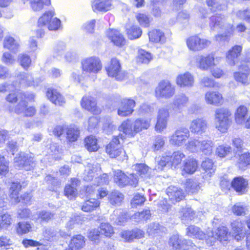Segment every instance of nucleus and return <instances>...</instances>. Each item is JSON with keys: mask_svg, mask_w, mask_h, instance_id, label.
I'll use <instances>...</instances> for the list:
<instances>
[{"mask_svg": "<svg viewBox=\"0 0 250 250\" xmlns=\"http://www.w3.org/2000/svg\"><path fill=\"white\" fill-rule=\"evenodd\" d=\"M209 26L213 31H219L222 29L226 31L225 34L217 35L215 36V40L218 42L224 41L227 39V34L232 31V27L230 24L225 23V19L224 16L216 14L210 18Z\"/></svg>", "mask_w": 250, "mask_h": 250, "instance_id": "f257e3e1", "label": "nucleus"}, {"mask_svg": "<svg viewBox=\"0 0 250 250\" xmlns=\"http://www.w3.org/2000/svg\"><path fill=\"white\" fill-rule=\"evenodd\" d=\"M231 112L228 108H219L215 110V125L216 128L222 133L227 131L230 125Z\"/></svg>", "mask_w": 250, "mask_h": 250, "instance_id": "f03ea898", "label": "nucleus"}, {"mask_svg": "<svg viewBox=\"0 0 250 250\" xmlns=\"http://www.w3.org/2000/svg\"><path fill=\"white\" fill-rule=\"evenodd\" d=\"M55 15V13L53 10L45 12L38 20V26L46 27L50 31L61 29V21L57 18H54Z\"/></svg>", "mask_w": 250, "mask_h": 250, "instance_id": "7ed1b4c3", "label": "nucleus"}, {"mask_svg": "<svg viewBox=\"0 0 250 250\" xmlns=\"http://www.w3.org/2000/svg\"><path fill=\"white\" fill-rule=\"evenodd\" d=\"M120 135L113 137L112 141L106 146V152L110 158H117L118 160L123 161L127 160L128 156L125 151L121 146Z\"/></svg>", "mask_w": 250, "mask_h": 250, "instance_id": "20e7f679", "label": "nucleus"}, {"mask_svg": "<svg viewBox=\"0 0 250 250\" xmlns=\"http://www.w3.org/2000/svg\"><path fill=\"white\" fill-rule=\"evenodd\" d=\"M230 233L227 227L221 226L207 233L208 238H206L207 244L212 246L218 240L221 242L226 241L228 240Z\"/></svg>", "mask_w": 250, "mask_h": 250, "instance_id": "39448f33", "label": "nucleus"}, {"mask_svg": "<svg viewBox=\"0 0 250 250\" xmlns=\"http://www.w3.org/2000/svg\"><path fill=\"white\" fill-rule=\"evenodd\" d=\"M82 65L83 72L85 74H97L102 68L100 60L96 57H88L83 60Z\"/></svg>", "mask_w": 250, "mask_h": 250, "instance_id": "423d86ee", "label": "nucleus"}, {"mask_svg": "<svg viewBox=\"0 0 250 250\" xmlns=\"http://www.w3.org/2000/svg\"><path fill=\"white\" fill-rule=\"evenodd\" d=\"M155 96L157 98L168 99L175 94V88L168 81L160 82L155 90Z\"/></svg>", "mask_w": 250, "mask_h": 250, "instance_id": "0eeeda50", "label": "nucleus"}, {"mask_svg": "<svg viewBox=\"0 0 250 250\" xmlns=\"http://www.w3.org/2000/svg\"><path fill=\"white\" fill-rule=\"evenodd\" d=\"M136 104L134 100L130 98L121 99L118 104L117 114L121 117H126L131 115Z\"/></svg>", "mask_w": 250, "mask_h": 250, "instance_id": "6e6552de", "label": "nucleus"}, {"mask_svg": "<svg viewBox=\"0 0 250 250\" xmlns=\"http://www.w3.org/2000/svg\"><path fill=\"white\" fill-rule=\"evenodd\" d=\"M106 70L109 76L115 78L118 81H122L126 77L125 72L121 70L119 61L115 58L111 59L110 64Z\"/></svg>", "mask_w": 250, "mask_h": 250, "instance_id": "1a4fd4ad", "label": "nucleus"}, {"mask_svg": "<svg viewBox=\"0 0 250 250\" xmlns=\"http://www.w3.org/2000/svg\"><path fill=\"white\" fill-rule=\"evenodd\" d=\"M189 137V130L185 127L177 129L170 137L169 143L172 145L182 146Z\"/></svg>", "mask_w": 250, "mask_h": 250, "instance_id": "9d476101", "label": "nucleus"}, {"mask_svg": "<svg viewBox=\"0 0 250 250\" xmlns=\"http://www.w3.org/2000/svg\"><path fill=\"white\" fill-rule=\"evenodd\" d=\"M210 42L205 39H201L198 36H193L187 40L188 48L192 51H197L203 50L208 47Z\"/></svg>", "mask_w": 250, "mask_h": 250, "instance_id": "9b49d317", "label": "nucleus"}, {"mask_svg": "<svg viewBox=\"0 0 250 250\" xmlns=\"http://www.w3.org/2000/svg\"><path fill=\"white\" fill-rule=\"evenodd\" d=\"M218 58H215L212 54L207 56L198 55L196 57L197 67L202 70H208L212 65L217 64Z\"/></svg>", "mask_w": 250, "mask_h": 250, "instance_id": "f8f14e48", "label": "nucleus"}, {"mask_svg": "<svg viewBox=\"0 0 250 250\" xmlns=\"http://www.w3.org/2000/svg\"><path fill=\"white\" fill-rule=\"evenodd\" d=\"M81 106L83 108L93 114H98L101 112V109L97 105L96 99L91 96L85 95L81 101Z\"/></svg>", "mask_w": 250, "mask_h": 250, "instance_id": "ddd939ff", "label": "nucleus"}, {"mask_svg": "<svg viewBox=\"0 0 250 250\" xmlns=\"http://www.w3.org/2000/svg\"><path fill=\"white\" fill-rule=\"evenodd\" d=\"M243 223L239 220L233 221L231 223V229L230 234H231L234 239L237 241L243 239L246 235Z\"/></svg>", "mask_w": 250, "mask_h": 250, "instance_id": "4468645a", "label": "nucleus"}, {"mask_svg": "<svg viewBox=\"0 0 250 250\" xmlns=\"http://www.w3.org/2000/svg\"><path fill=\"white\" fill-rule=\"evenodd\" d=\"M207 129V122L203 118H196L192 120L189 125V129L192 133L201 135L205 133Z\"/></svg>", "mask_w": 250, "mask_h": 250, "instance_id": "2eb2a0df", "label": "nucleus"}, {"mask_svg": "<svg viewBox=\"0 0 250 250\" xmlns=\"http://www.w3.org/2000/svg\"><path fill=\"white\" fill-rule=\"evenodd\" d=\"M169 116V114L167 107H162L159 109L157 115V121L155 126L157 130L161 132L166 128Z\"/></svg>", "mask_w": 250, "mask_h": 250, "instance_id": "dca6fc26", "label": "nucleus"}, {"mask_svg": "<svg viewBox=\"0 0 250 250\" xmlns=\"http://www.w3.org/2000/svg\"><path fill=\"white\" fill-rule=\"evenodd\" d=\"M176 83L180 87H191L194 83V78L190 73L187 72L176 77Z\"/></svg>", "mask_w": 250, "mask_h": 250, "instance_id": "f3484780", "label": "nucleus"}, {"mask_svg": "<svg viewBox=\"0 0 250 250\" xmlns=\"http://www.w3.org/2000/svg\"><path fill=\"white\" fill-rule=\"evenodd\" d=\"M205 101L207 104L218 106L223 104V98L218 91L209 90L205 94Z\"/></svg>", "mask_w": 250, "mask_h": 250, "instance_id": "a211bd4d", "label": "nucleus"}, {"mask_svg": "<svg viewBox=\"0 0 250 250\" xmlns=\"http://www.w3.org/2000/svg\"><path fill=\"white\" fill-rule=\"evenodd\" d=\"M166 192L168 197V201L171 204L180 201L184 197L183 190L175 186L169 187L167 189Z\"/></svg>", "mask_w": 250, "mask_h": 250, "instance_id": "6ab92c4d", "label": "nucleus"}, {"mask_svg": "<svg viewBox=\"0 0 250 250\" xmlns=\"http://www.w3.org/2000/svg\"><path fill=\"white\" fill-rule=\"evenodd\" d=\"M231 185L237 192L239 194H243L247 190L248 182L242 177H237L233 179Z\"/></svg>", "mask_w": 250, "mask_h": 250, "instance_id": "aec40b11", "label": "nucleus"}, {"mask_svg": "<svg viewBox=\"0 0 250 250\" xmlns=\"http://www.w3.org/2000/svg\"><path fill=\"white\" fill-rule=\"evenodd\" d=\"M18 77L20 80L21 84L25 86L36 87L38 86L42 82L40 79L34 80L31 74L25 73L20 74Z\"/></svg>", "mask_w": 250, "mask_h": 250, "instance_id": "412c9836", "label": "nucleus"}, {"mask_svg": "<svg viewBox=\"0 0 250 250\" xmlns=\"http://www.w3.org/2000/svg\"><path fill=\"white\" fill-rule=\"evenodd\" d=\"M119 130L123 132V134L120 133L119 134L120 135L119 139L122 140H124L125 138L126 135L133 137L135 135L134 128H132L131 122L129 120L123 122L119 127Z\"/></svg>", "mask_w": 250, "mask_h": 250, "instance_id": "4be33fe9", "label": "nucleus"}, {"mask_svg": "<svg viewBox=\"0 0 250 250\" xmlns=\"http://www.w3.org/2000/svg\"><path fill=\"white\" fill-rule=\"evenodd\" d=\"M187 235L190 237L200 240H205L208 238L207 234L204 232L198 227L191 225L187 228Z\"/></svg>", "mask_w": 250, "mask_h": 250, "instance_id": "5701e85b", "label": "nucleus"}, {"mask_svg": "<svg viewBox=\"0 0 250 250\" xmlns=\"http://www.w3.org/2000/svg\"><path fill=\"white\" fill-rule=\"evenodd\" d=\"M106 35L111 42L117 46H122L125 43V40L123 36L116 30H108L106 32Z\"/></svg>", "mask_w": 250, "mask_h": 250, "instance_id": "b1692460", "label": "nucleus"}, {"mask_svg": "<svg viewBox=\"0 0 250 250\" xmlns=\"http://www.w3.org/2000/svg\"><path fill=\"white\" fill-rule=\"evenodd\" d=\"M3 46L12 52H17L20 46L19 40L11 36H6L3 42Z\"/></svg>", "mask_w": 250, "mask_h": 250, "instance_id": "393cba45", "label": "nucleus"}, {"mask_svg": "<svg viewBox=\"0 0 250 250\" xmlns=\"http://www.w3.org/2000/svg\"><path fill=\"white\" fill-rule=\"evenodd\" d=\"M201 167L205 171L203 177L205 179H208L211 177L215 172L213 161L209 158H206L202 162Z\"/></svg>", "mask_w": 250, "mask_h": 250, "instance_id": "a878e982", "label": "nucleus"}, {"mask_svg": "<svg viewBox=\"0 0 250 250\" xmlns=\"http://www.w3.org/2000/svg\"><path fill=\"white\" fill-rule=\"evenodd\" d=\"M47 98L54 104L58 105H62L65 103V100L56 90L49 88L46 92Z\"/></svg>", "mask_w": 250, "mask_h": 250, "instance_id": "bb28decb", "label": "nucleus"}, {"mask_svg": "<svg viewBox=\"0 0 250 250\" xmlns=\"http://www.w3.org/2000/svg\"><path fill=\"white\" fill-rule=\"evenodd\" d=\"M92 7L94 11L106 12L111 9V2L107 0H93Z\"/></svg>", "mask_w": 250, "mask_h": 250, "instance_id": "cd10ccee", "label": "nucleus"}, {"mask_svg": "<svg viewBox=\"0 0 250 250\" xmlns=\"http://www.w3.org/2000/svg\"><path fill=\"white\" fill-rule=\"evenodd\" d=\"M242 47L239 45H235L229 50L227 54V62L230 65L235 64L236 59L240 55Z\"/></svg>", "mask_w": 250, "mask_h": 250, "instance_id": "c85d7f7f", "label": "nucleus"}, {"mask_svg": "<svg viewBox=\"0 0 250 250\" xmlns=\"http://www.w3.org/2000/svg\"><path fill=\"white\" fill-rule=\"evenodd\" d=\"M129 218V216L126 212L118 210L114 211L113 214L111 215V219L118 225H124Z\"/></svg>", "mask_w": 250, "mask_h": 250, "instance_id": "c756f323", "label": "nucleus"}, {"mask_svg": "<svg viewBox=\"0 0 250 250\" xmlns=\"http://www.w3.org/2000/svg\"><path fill=\"white\" fill-rule=\"evenodd\" d=\"M79 181L76 178L72 179L71 184L66 186L64 189L65 195L70 199H72L77 194L76 187L79 184Z\"/></svg>", "mask_w": 250, "mask_h": 250, "instance_id": "7c9ffc66", "label": "nucleus"}, {"mask_svg": "<svg viewBox=\"0 0 250 250\" xmlns=\"http://www.w3.org/2000/svg\"><path fill=\"white\" fill-rule=\"evenodd\" d=\"M21 188V186L19 183L13 182L11 184L10 187V197L13 202L18 203L20 202L19 194Z\"/></svg>", "mask_w": 250, "mask_h": 250, "instance_id": "2f4dec72", "label": "nucleus"}, {"mask_svg": "<svg viewBox=\"0 0 250 250\" xmlns=\"http://www.w3.org/2000/svg\"><path fill=\"white\" fill-rule=\"evenodd\" d=\"M188 100V97L184 94L176 96L173 102V108L176 110H181L185 106Z\"/></svg>", "mask_w": 250, "mask_h": 250, "instance_id": "473e14b6", "label": "nucleus"}, {"mask_svg": "<svg viewBox=\"0 0 250 250\" xmlns=\"http://www.w3.org/2000/svg\"><path fill=\"white\" fill-rule=\"evenodd\" d=\"M127 177L128 176L121 170H118L114 172V182L120 187H124L128 185Z\"/></svg>", "mask_w": 250, "mask_h": 250, "instance_id": "72a5a7b5", "label": "nucleus"}, {"mask_svg": "<svg viewBox=\"0 0 250 250\" xmlns=\"http://www.w3.org/2000/svg\"><path fill=\"white\" fill-rule=\"evenodd\" d=\"M84 238L81 235H77L73 237L69 244V247L73 250H79L83 247Z\"/></svg>", "mask_w": 250, "mask_h": 250, "instance_id": "f704fd0d", "label": "nucleus"}, {"mask_svg": "<svg viewBox=\"0 0 250 250\" xmlns=\"http://www.w3.org/2000/svg\"><path fill=\"white\" fill-rule=\"evenodd\" d=\"M108 200L110 203L112 205H120L123 201L124 196L118 190H114L108 194Z\"/></svg>", "mask_w": 250, "mask_h": 250, "instance_id": "c9c22d12", "label": "nucleus"}, {"mask_svg": "<svg viewBox=\"0 0 250 250\" xmlns=\"http://www.w3.org/2000/svg\"><path fill=\"white\" fill-rule=\"evenodd\" d=\"M185 188L189 193H197L200 189V183L195 179H188L185 184Z\"/></svg>", "mask_w": 250, "mask_h": 250, "instance_id": "e433bc0d", "label": "nucleus"}, {"mask_svg": "<svg viewBox=\"0 0 250 250\" xmlns=\"http://www.w3.org/2000/svg\"><path fill=\"white\" fill-rule=\"evenodd\" d=\"M247 112L248 110L246 106L241 105L238 107L235 113V121L237 124H244Z\"/></svg>", "mask_w": 250, "mask_h": 250, "instance_id": "4c0bfd02", "label": "nucleus"}, {"mask_svg": "<svg viewBox=\"0 0 250 250\" xmlns=\"http://www.w3.org/2000/svg\"><path fill=\"white\" fill-rule=\"evenodd\" d=\"M213 143L210 140H204L200 141V152L204 154L210 155L212 153Z\"/></svg>", "mask_w": 250, "mask_h": 250, "instance_id": "58836bf2", "label": "nucleus"}, {"mask_svg": "<svg viewBox=\"0 0 250 250\" xmlns=\"http://www.w3.org/2000/svg\"><path fill=\"white\" fill-rule=\"evenodd\" d=\"M97 142V139L93 136H88L84 140V146L89 152L96 151L99 147Z\"/></svg>", "mask_w": 250, "mask_h": 250, "instance_id": "ea45409f", "label": "nucleus"}, {"mask_svg": "<svg viewBox=\"0 0 250 250\" xmlns=\"http://www.w3.org/2000/svg\"><path fill=\"white\" fill-rule=\"evenodd\" d=\"M188 241L184 240L182 241L178 234L173 235L169 240V244L174 249H179L185 244L188 247Z\"/></svg>", "mask_w": 250, "mask_h": 250, "instance_id": "a19ab883", "label": "nucleus"}, {"mask_svg": "<svg viewBox=\"0 0 250 250\" xmlns=\"http://www.w3.org/2000/svg\"><path fill=\"white\" fill-rule=\"evenodd\" d=\"M181 212L183 214L181 217L182 221L185 224L188 223L196 216L195 212L189 207L182 208Z\"/></svg>", "mask_w": 250, "mask_h": 250, "instance_id": "79ce46f5", "label": "nucleus"}, {"mask_svg": "<svg viewBox=\"0 0 250 250\" xmlns=\"http://www.w3.org/2000/svg\"><path fill=\"white\" fill-rule=\"evenodd\" d=\"M66 139L69 142H75L77 140L79 136V130L75 125L70 126L66 130Z\"/></svg>", "mask_w": 250, "mask_h": 250, "instance_id": "37998d69", "label": "nucleus"}, {"mask_svg": "<svg viewBox=\"0 0 250 250\" xmlns=\"http://www.w3.org/2000/svg\"><path fill=\"white\" fill-rule=\"evenodd\" d=\"M198 163L197 161L193 158L187 160L185 163L184 170L188 174H193L197 170Z\"/></svg>", "mask_w": 250, "mask_h": 250, "instance_id": "c03bdc74", "label": "nucleus"}, {"mask_svg": "<svg viewBox=\"0 0 250 250\" xmlns=\"http://www.w3.org/2000/svg\"><path fill=\"white\" fill-rule=\"evenodd\" d=\"M100 205V202L94 199L91 198L86 201L82 206V210L85 212L91 211L95 209Z\"/></svg>", "mask_w": 250, "mask_h": 250, "instance_id": "a18cd8bd", "label": "nucleus"}, {"mask_svg": "<svg viewBox=\"0 0 250 250\" xmlns=\"http://www.w3.org/2000/svg\"><path fill=\"white\" fill-rule=\"evenodd\" d=\"M149 41L154 42H163L165 40L164 33L158 30H153L148 33Z\"/></svg>", "mask_w": 250, "mask_h": 250, "instance_id": "49530a36", "label": "nucleus"}, {"mask_svg": "<svg viewBox=\"0 0 250 250\" xmlns=\"http://www.w3.org/2000/svg\"><path fill=\"white\" fill-rule=\"evenodd\" d=\"M249 73V69L247 66H245V72H236L234 73V78L238 82L244 84H246L248 82Z\"/></svg>", "mask_w": 250, "mask_h": 250, "instance_id": "de8ad7c7", "label": "nucleus"}, {"mask_svg": "<svg viewBox=\"0 0 250 250\" xmlns=\"http://www.w3.org/2000/svg\"><path fill=\"white\" fill-rule=\"evenodd\" d=\"M150 125V120L138 119L136 120L133 125L135 134L141 131L143 129H147Z\"/></svg>", "mask_w": 250, "mask_h": 250, "instance_id": "09e8293b", "label": "nucleus"}, {"mask_svg": "<svg viewBox=\"0 0 250 250\" xmlns=\"http://www.w3.org/2000/svg\"><path fill=\"white\" fill-rule=\"evenodd\" d=\"M151 54L143 49H139L137 57V61L138 62L147 64L152 60Z\"/></svg>", "mask_w": 250, "mask_h": 250, "instance_id": "8fccbe9b", "label": "nucleus"}, {"mask_svg": "<svg viewBox=\"0 0 250 250\" xmlns=\"http://www.w3.org/2000/svg\"><path fill=\"white\" fill-rule=\"evenodd\" d=\"M126 33L129 39L133 40L140 38L142 31L139 27L133 25L126 30Z\"/></svg>", "mask_w": 250, "mask_h": 250, "instance_id": "3c124183", "label": "nucleus"}, {"mask_svg": "<svg viewBox=\"0 0 250 250\" xmlns=\"http://www.w3.org/2000/svg\"><path fill=\"white\" fill-rule=\"evenodd\" d=\"M163 229L164 228L161 226L159 223H152L148 225L146 232L149 236L153 237L157 234H160Z\"/></svg>", "mask_w": 250, "mask_h": 250, "instance_id": "603ef678", "label": "nucleus"}, {"mask_svg": "<svg viewBox=\"0 0 250 250\" xmlns=\"http://www.w3.org/2000/svg\"><path fill=\"white\" fill-rule=\"evenodd\" d=\"M200 141L195 139L189 140L186 145V149L192 153L200 152Z\"/></svg>", "mask_w": 250, "mask_h": 250, "instance_id": "864d4df0", "label": "nucleus"}, {"mask_svg": "<svg viewBox=\"0 0 250 250\" xmlns=\"http://www.w3.org/2000/svg\"><path fill=\"white\" fill-rule=\"evenodd\" d=\"M99 166L89 164L85 170V173L84 176V180L86 181L92 180L95 176V173L97 171Z\"/></svg>", "mask_w": 250, "mask_h": 250, "instance_id": "5fc2aeb1", "label": "nucleus"}, {"mask_svg": "<svg viewBox=\"0 0 250 250\" xmlns=\"http://www.w3.org/2000/svg\"><path fill=\"white\" fill-rule=\"evenodd\" d=\"M150 216V210L146 209L142 212L134 213L130 218L135 222H139L146 220Z\"/></svg>", "mask_w": 250, "mask_h": 250, "instance_id": "6e6d98bb", "label": "nucleus"}, {"mask_svg": "<svg viewBox=\"0 0 250 250\" xmlns=\"http://www.w3.org/2000/svg\"><path fill=\"white\" fill-rule=\"evenodd\" d=\"M50 4V0H31V6L34 11L42 10L44 6L49 5Z\"/></svg>", "mask_w": 250, "mask_h": 250, "instance_id": "4d7b16f0", "label": "nucleus"}, {"mask_svg": "<svg viewBox=\"0 0 250 250\" xmlns=\"http://www.w3.org/2000/svg\"><path fill=\"white\" fill-rule=\"evenodd\" d=\"M185 157V154L181 151H175L172 154V156H170V164L172 166H177L181 163L182 159Z\"/></svg>", "mask_w": 250, "mask_h": 250, "instance_id": "13d9d810", "label": "nucleus"}, {"mask_svg": "<svg viewBox=\"0 0 250 250\" xmlns=\"http://www.w3.org/2000/svg\"><path fill=\"white\" fill-rule=\"evenodd\" d=\"M134 169L138 173V174L143 177L149 176V167L144 164H137L133 166Z\"/></svg>", "mask_w": 250, "mask_h": 250, "instance_id": "bf43d9fd", "label": "nucleus"}, {"mask_svg": "<svg viewBox=\"0 0 250 250\" xmlns=\"http://www.w3.org/2000/svg\"><path fill=\"white\" fill-rule=\"evenodd\" d=\"M31 225L27 222H19L16 229L17 232L19 235L26 234L31 230Z\"/></svg>", "mask_w": 250, "mask_h": 250, "instance_id": "052dcab7", "label": "nucleus"}, {"mask_svg": "<svg viewBox=\"0 0 250 250\" xmlns=\"http://www.w3.org/2000/svg\"><path fill=\"white\" fill-rule=\"evenodd\" d=\"M98 229H99L101 234L104 235L106 237L110 236L111 234L114 232L113 227L107 223H102Z\"/></svg>", "mask_w": 250, "mask_h": 250, "instance_id": "680f3d73", "label": "nucleus"}, {"mask_svg": "<svg viewBox=\"0 0 250 250\" xmlns=\"http://www.w3.org/2000/svg\"><path fill=\"white\" fill-rule=\"evenodd\" d=\"M28 155L24 153H20L14 159V165L20 169H22L23 164L27 160Z\"/></svg>", "mask_w": 250, "mask_h": 250, "instance_id": "e2e57ef3", "label": "nucleus"}, {"mask_svg": "<svg viewBox=\"0 0 250 250\" xmlns=\"http://www.w3.org/2000/svg\"><path fill=\"white\" fill-rule=\"evenodd\" d=\"M247 211V207L241 203H236L232 208V212L238 216L245 215Z\"/></svg>", "mask_w": 250, "mask_h": 250, "instance_id": "0e129e2a", "label": "nucleus"}, {"mask_svg": "<svg viewBox=\"0 0 250 250\" xmlns=\"http://www.w3.org/2000/svg\"><path fill=\"white\" fill-rule=\"evenodd\" d=\"M65 48V43L63 42H58L54 47V56L57 59L61 58Z\"/></svg>", "mask_w": 250, "mask_h": 250, "instance_id": "69168bd1", "label": "nucleus"}, {"mask_svg": "<svg viewBox=\"0 0 250 250\" xmlns=\"http://www.w3.org/2000/svg\"><path fill=\"white\" fill-rule=\"evenodd\" d=\"M1 62L7 65L13 64L16 61L14 56L8 52H4L1 58Z\"/></svg>", "mask_w": 250, "mask_h": 250, "instance_id": "338daca9", "label": "nucleus"}, {"mask_svg": "<svg viewBox=\"0 0 250 250\" xmlns=\"http://www.w3.org/2000/svg\"><path fill=\"white\" fill-rule=\"evenodd\" d=\"M136 18L140 24L142 26L147 27L149 25L150 20L146 15L144 13H137Z\"/></svg>", "mask_w": 250, "mask_h": 250, "instance_id": "774afa93", "label": "nucleus"}]
</instances>
